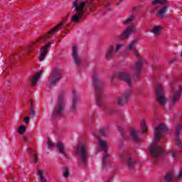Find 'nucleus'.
<instances>
[{
	"instance_id": "nucleus-1",
	"label": "nucleus",
	"mask_w": 182,
	"mask_h": 182,
	"mask_svg": "<svg viewBox=\"0 0 182 182\" xmlns=\"http://www.w3.org/2000/svg\"><path fill=\"white\" fill-rule=\"evenodd\" d=\"M168 132V129H167V127H166L164 124H161L155 128L154 140L149 148L151 156L154 160H156V159H160L161 156H164V149H163V146H161L158 141L160 140L161 134H166Z\"/></svg>"
},
{
	"instance_id": "nucleus-2",
	"label": "nucleus",
	"mask_w": 182,
	"mask_h": 182,
	"mask_svg": "<svg viewBox=\"0 0 182 182\" xmlns=\"http://www.w3.org/2000/svg\"><path fill=\"white\" fill-rule=\"evenodd\" d=\"M92 85L95 89V99L96 103L98 106H100L103 111L105 113H109L110 116H113V114L116 110L114 107H106L103 105V102H102V93H103V84H102V81L99 77V75L97 73L94 72L92 74Z\"/></svg>"
},
{
	"instance_id": "nucleus-3",
	"label": "nucleus",
	"mask_w": 182,
	"mask_h": 182,
	"mask_svg": "<svg viewBox=\"0 0 182 182\" xmlns=\"http://www.w3.org/2000/svg\"><path fill=\"white\" fill-rule=\"evenodd\" d=\"M73 5L75 8V14L73 16L71 21L72 22H79V21L83 18L85 12H86L88 9L92 10L93 5H95V1L89 0L87 2H79L78 0H75L73 2Z\"/></svg>"
},
{
	"instance_id": "nucleus-4",
	"label": "nucleus",
	"mask_w": 182,
	"mask_h": 182,
	"mask_svg": "<svg viewBox=\"0 0 182 182\" xmlns=\"http://www.w3.org/2000/svg\"><path fill=\"white\" fill-rule=\"evenodd\" d=\"M63 112H65V92H61L58 97V101L53 110L52 120L62 119L63 117Z\"/></svg>"
},
{
	"instance_id": "nucleus-5",
	"label": "nucleus",
	"mask_w": 182,
	"mask_h": 182,
	"mask_svg": "<svg viewBox=\"0 0 182 182\" xmlns=\"http://www.w3.org/2000/svg\"><path fill=\"white\" fill-rule=\"evenodd\" d=\"M119 159L122 161H126L129 168H133L136 166V160L132 157L130 152L126 149V145L124 144L120 145Z\"/></svg>"
},
{
	"instance_id": "nucleus-6",
	"label": "nucleus",
	"mask_w": 182,
	"mask_h": 182,
	"mask_svg": "<svg viewBox=\"0 0 182 182\" xmlns=\"http://www.w3.org/2000/svg\"><path fill=\"white\" fill-rule=\"evenodd\" d=\"M75 154L78 156V160L83 164L86 166L87 163V159L89 157V151L85 144L80 143L78 144L77 148L75 149Z\"/></svg>"
},
{
	"instance_id": "nucleus-7",
	"label": "nucleus",
	"mask_w": 182,
	"mask_h": 182,
	"mask_svg": "<svg viewBox=\"0 0 182 182\" xmlns=\"http://www.w3.org/2000/svg\"><path fill=\"white\" fill-rule=\"evenodd\" d=\"M136 16L134 15H131L127 20L125 21V25H129L125 31L121 34V39H127L132 33H136V28H134V23H133V21H134Z\"/></svg>"
},
{
	"instance_id": "nucleus-8",
	"label": "nucleus",
	"mask_w": 182,
	"mask_h": 182,
	"mask_svg": "<svg viewBox=\"0 0 182 182\" xmlns=\"http://www.w3.org/2000/svg\"><path fill=\"white\" fill-rule=\"evenodd\" d=\"M107 133H109V127L102 128L99 131L93 133L95 137H96L98 140L99 147L104 151L107 150V144H106V141L102 140L99 136H106Z\"/></svg>"
},
{
	"instance_id": "nucleus-9",
	"label": "nucleus",
	"mask_w": 182,
	"mask_h": 182,
	"mask_svg": "<svg viewBox=\"0 0 182 182\" xmlns=\"http://www.w3.org/2000/svg\"><path fill=\"white\" fill-rule=\"evenodd\" d=\"M62 79V74L60 73V70L58 68H54L48 77V82L50 83V87H53V86H56L58 83Z\"/></svg>"
},
{
	"instance_id": "nucleus-10",
	"label": "nucleus",
	"mask_w": 182,
	"mask_h": 182,
	"mask_svg": "<svg viewBox=\"0 0 182 182\" xmlns=\"http://www.w3.org/2000/svg\"><path fill=\"white\" fill-rule=\"evenodd\" d=\"M156 100L159 102V105L161 106H164L166 105V102L167 100L164 97V94L163 92V87L160 84L156 85Z\"/></svg>"
},
{
	"instance_id": "nucleus-11",
	"label": "nucleus",
	"mask_w": 182,
	"mask_h": 182,
	"mask_svg": "<svg viewBox=\"0 0 182 182\" xmlns=\"http://www.w3.org/2000/svg\"><path fill=\"white\" fill-rule=\"evenodd\" d=\"M47 144H48V149H53V147H57L58 150H59V152L61 154H63V156L68 157V156H66V153L65 152V149H63V144L62 142L58 141L57 143L53 144L51 140L48 139Z\"/></svg>"
},
{
	"instance_id": "nucleus-12",
	"label": "nucleus",
	"mask_w": 182,
	"mask_h": 182,
	"mask_svg": "<svg viewBox=\"0 0 182 182\" xmlns=\"http://www.w3.org/2000/svg\"><path fill=\"white\" fill-rule=\"evenodd\" d=\"M182 178V169H181L180 172L176 174L173 175V173H167L164 179V182H173V181H178Z\"/></svg>"
},
{
	"instance_id": "nucleus-13",
	"label": "nucleus",
	"mask_w": 182,
	"mask_h": 182,
	"mask_svg": "<svg viewBox=\"0 0 182 182\" xmlns=\"http://www.w3.org/2000/svg\"><path fill=\"white\" fill-rule=\"evenodd\" d=\"M130 96H132V90H127L122 97L118 98L117 103L119 106H124V105H126L129 99H130Z\"/></svg>"
},
{
	"instance_id": "nucleus-14",
	"label": "nucleus",
	"mask_w": 182,
	"mask_h": 182,
	"mask_svg": "<svg viewBox=\"0 0 182 182\" xmlns=\"http://www.w3.org/2000/svg\"><path fill=\"white\" fill-rule=\"evenodd\" d=\"M72 56L75 64L77 66H79V65H80V62H82V59L79 56V53H77V46H76V45L73 46Z\"/></svg>"
},
{
	"instance_id": "nucleus-15",
	"label": "nucleus",
	"mask_w": 182,
	"mask_h": 182,
	"mask_svg": "<svg viewBox=\"0 0 182 182\" xmlns=\"http://www.w3.org/2000/svg\"><path fill=\"white\" fill-rule=\"evenodd\" d=\"M79 99H80V95H79L75 90H73V101L71 106L72 112H75L76 111V109H77V103H79Z\"/></svg>"
},
{
	"instance_id": "nucleus-16",
	"label": "nucleus",
	"mask_w": 182,
	"mask_h": 182,
	"mask_svg": "<svg viewBox=\"0 0 182 182\" xmlns=\"http://www.w3.org/2000/svg\"><path fill=\"white\" fill-rule=\"evenodd\" d=\"M181 130H182V125L181 124H178L176 129V132H175V141L178 147H181L182 146V143L181 142L180 139H178V136L181 134Z\"/></svg>"
},
{
	"instance_id": "nucleus-17",
	"label": "nucleus",
	"mask_w": 182,
	"mask_h": 182,
	"mask_svg": "<svg viewBox=\"0 0 182 182\" xmlns=\"http://www.w3.org/2000/svg\"><path fill=\"white\" fill-rule=\"evenodd\" d=\"M118 77L121 80H123L129 86L132 85V78L130 77V75L127 73L121 72L118 73Z\"/></svg>"
},
{
	"instance_id": "nucleus-18",
	"label": "nucleus",
	"mask_w": 182,
	"mask_h": 182,
	"mask_svg": "<svg viewBox=\"0 0 182 182\" xmlns=\"http://www.w3.org/2000/svg\"><path fill=\"white\" fill-rule=\"evenodd\" d=\"M143 65V61H138L132 68L133 70H134V77L139 79V76H140V71L141 70V66Z\"/></svg>"
},
{
	"instance_id": "nucleus-19",
	"label": "nucleus",
	"mask_w": 182,
	"mask_h": 182,
	"mask_svg": "<svg viewBox=\"0 0 182 182\" xmlns=\"http://www.w3.org/2000/svg\"><path fill=\"white\" fill-rule=\"evenodd\" d=\"M52 45V42H48L44 48H41V55L39 57L40 62H42L48 53V48Z\"/></svg>"
},
{
	"instance_id": "nucleus-20",
	"label": "nucleus",
	"mask_w": 182,
	"mask_h": 182,
	"mask_svg": "<svg viewBox=\"0 0 182 182\" xmlns=\"http://www.w3.org/2000/svg\"><path fill=\"white\" fill-rule=\"evenodd\" d=\"M63 23H65V21L61 22L60 24L57 25L56 27H54L50 31H48V33L46 35V36H47V38H52V36H53V35H55L56 32H59V31H60V28H62V26L63 25Z\"/></svg>"
},
{
	"instance_id": "nucleus-21",
	"label": "nucleus",
	"mask_w": 182,
	"mask_h": 182,
	"mask_svg": "<svg viewBox=\"0 0 182 182\" xmlns=\"http://www.w3.org/2000/svg\"><path fill=\"white\" fill-rule=\"evenodd\" d=\"M181 92H182V87L181 86H179V90L178 91H176L173 94V96L172 97V100L171 102V106H174L176 105V102L178 99H180L181 96Z\"/></svg>"
},
{
	"instance_id": "nucleus-22",
	"label": "nucleus",
	"mask_w": 182,
	"mask_h": 182,
	"mask_svg": "<svg viewBox=\"0 0 182 182\" xmlns=\"http://www.w3.org/2000/svg\"><path fill=\"white\" fill-rule=\"evenodd\" d=\"M102 166L103 168L109 166V162L110 161V154H109V153H107V151H104V154H102Z\"/></svg>"
},
{
	"instance_id": "nucleus-23",
	"label": "nucleus",
	"mask_w": 182,
	"mask_h": 182,
	"mask_svg": "<svg viewBox=\"0 0 182 182\" xmlns=\"http://www.w3.org/2000/svg\"><path fill=\"white\" fill-rule=\"evenodd\" d=\"M114 49L113 46H110L105 53V58L106 59H112L114 55Z\"/></svg>"
},
{
	"instance_id": "nucleus-24",
	"label": "nucleus",
	"mask_w": 182,
	"mask_h": 182,
	"mask_svg": "<svg viewBox=\"0 0 182 182\" xmlns=\"http://www.w3.org/2000/svg\"><path fill=\"white\" fill-rule=\"evenodd\" d=\"M41 76H42V71H40V72L37 73L34 76H33L31 80V85L35 86V85H36V82H38V80Z\"/></svg>"
},
{
	"instance_id": "nucleus-25",
	"label": "nucleus",
	"mask_w": 182,
	"mask_h": 182,
	"mask_svg": "<svg viewBox=\"0 0 182 182\" xmlns=\"http://www.w3.org/2000/svg\"><path fill=\"white\" fill-rule=\"evenodd\" d=\"M131 137L134 140V141H139L140 139L139 138V131L136 129H132L130 132Z\"/></svg>"
},
{
	"instance_id": "nucleus-26",
	"label": "nucleus",
	"mask_w": 182,
	"mask_h": 182,
	"mask_svg": "<svg viewBox=\"0 0 182 182\" xmlns=\"http://www.w3.org/2000/svg\"><path fill=\"white\" fill-rule=\"evenodd\" d=\"M166 12H167V6L162 7L156 14V16H159V18H164L166 16Z\"/></svg>"
},
{
	"instance_id": "nucleus-27",
	"label": "nucleus",
	"mask_w": 182,
	"mask_h": 182,
	"mask_svg": "<svg viewBox=\"0 0 182 182\" xmlns=\"http://www.w3.org/2000/svg\"><path fill=\"white\" fill-rule=\"evenodd\" d=\"M168 2V0H154L152 2V5H157V4H159L160 5H166Z\"/></svg>"
},
{
	"instance_id": "nucleus-28",
	"label": "nucleus",
	"mask_w": 182,
	"mask_h": 182,
	"mask_svg": "<svg viewBox=\"0 0 182 182\" xmlns=\"http://www.w3.org/2000/svg\"><path fill=\"white\" fill-rule=\"evenodd\" d=\"M28 151L29 154H31V156H33L34 163H37L38 162V157H36V155H35V151H33V149H32V148H28Z\"/></svg>"
},
{
	"instance_id": "nucleus-29",
	"label": "nucleus",
	"mask_w": 182,
	"mask_h": 182,
	"mask_svg": "<svg viewBox=\"0 0 182 182\" xmlns=\"http://www.w3.org/2000/svg\"><path fill=\"white\" fill-rule=\"evenodd\" d=\"M117 130L121 133V136L122 139H126V134H124V130L123 129V128H122V127L120 126H118Z\"/></svg>"
},
{
	"instance_id": "nucleus-30",
	"label": "nucleus",
	"mask_w": 182,
	"mask_h": 182,
	"mask_svg": "<svg viewBox=\"0 0 182 182\" xmlns=\"http://www.w3.org/2000/svg\"><path fill=\"white\" fill-rule=\"evenodd\" d=\"M160 31H161V27L160 26H156L152 29V32L154 35H159Z\"/></svg>"
},
{
	"instance_id": "nucleus-31",
	"label": "nucleus",
	"mask_w": 182,
	"mask_h": 182,
	"mask_svg": "<svg viewBox=\"0 0 182 182\" xmlns=\"http://www.w3.org/2000/svg\"><path fill=\"white\" fill-rule=\"evenodd\" d=\"M38 177L41 182H46V178L43 177V172L42 171H38Z\"/></svg>"
},
{
	"instance_id": "nucleus-32",
	"label": "nucleus",
	"mask_w": 182,
	"mask_h": 182,
	"mask_svg": "<svg viewBox=\"0 0 182 182\" xmlns=\"http://www.w3.org/2000/svg\"><path fill=\"white\" fill-rule=\"evenodd\" d=\"M30 105H31V109H30V115L31 118L35 117V111L32 108V101L30 100Z\"/></svg>"
},
{
	"instance_id": "nucleus-33",
	"label": "nucleus",
	"mask_w": 182,
	"mask_h": 182,
	"mask_svg": "<svg viewBox=\"0 0 182 182\" xmlns=\"http://www.w3.org/2000/svg\"><path fill=\"white\" fill-rule=\"evenodd\" d=\"M141 127L142 133H146L147 130V127L146 126V124H144V122L143 121L141 123Z\"/></svg>"
},
{
	"instance_id": "nucleus-34",
	"label": "nucleus",
	"mask_w": 182,
	"mask_h": 182,
	"mask_svg": "<svg viewBox=\"0 0 182 182\" xmlns=\"http://www.w3.org/2000/svg\"><path fill=\"white\" fill-rule=\"evenodd\" d=\"M171 156L173 158V159H177V156H178V154H180L179 152H177L176 151H171L170 152Z\"/></svg>"
},
{
	"instance_id": "nucleus-35",
	"label": "nucleus",
	"mask_w": 182,
	"mask_h": 182,
	"mask_svg": "<svg viewBox=\"0 0 182 182\" xmlns=\"http://www.w3.org/2000/svg\"><path fill=\"white\" fill-rule=\"evenodd\" d=\"M26 127L23 125L20 126L18 128V133L23 134L25 133Z\"/></svg>"
},
{
	"instance_id": "nucleus-36",
	"label": "nucleus",
	"mask_w": 182,
	"mask_h": 182,
	"mask_svg": "<svg viewBox=\"0 0 182 182\" xmlns=\"http://www.w3.org/2000/svg\"><path fill=\"white\" fill-rule=\"evenodd\" d=\"M63 177H65V178H68V177H69V171H68V169H64V171H63Z\"/></svg>"
},
{
	"instance_id": "nucleus-37",
	"label": "nucleus",
	"mask_w": 182,
	"mask_h": 182,
	"mask_svg": "<svg viewBox=\"0 0 182 182\" xmlns=\"http://www.w3.org/2000/svg\"><path fill=\"white\" fill-rule=\"evenodd\" d=\"M104 1H105L104 6H105V8L107 9H109V4H110V3L109 2V0H104Z\"/></svg>"
},
{
	"instance_id": "nucleus-38",
	"label": "nucleus",
	"mask_w": 182,
	"mask_h": 182,
	"mask_svg": "<svg viewBox=\"0 0 182 182\" xmlns=\"http://www.w3.org/2000/svg\"><path fill=\"white\" fill-rule=\"evenodd\" d=\"M122 48H123L122 44H117L115 52H119V50H120V49H122Z\"/></svg>"
},
{
	"instance_id": "nucleus-39",
	"label": "nucleus",
	"mask_w": 182,
	"mask_h": 182,
	"mask_svg": "<svg viewBox=\"0 0 182 182\" xmlns=\"http://www.w3.org/2000/svg\"><path fill=\"white\" fill-rule=\"evenodd\" d=\"M38 43H43V42H46V37H42L38 41Z\"/></svg>"
},
{
	"instance_id": "nucleus-40",
	"label": "nucleus",
	"mask_w": 182,
	"mask_h": 182,
	"mask_svg": "<svg viewBox=\"0 0 182 182\" xmlns=\"http://www.w3.org/2000/svg\"><path fill=\"white\" fill-rule=\"evenodd\" d=\"M134 46L132 43H130L128 47L127 48V50H133Z\"/></svg>"
},
{
	"instance_id": "nucleus-41",
	"label": "nucleus",
	"mask_w": 182,
	"mask_h": 182,
	"mask_svg": "<svg viewBox=\"0 0 182 182\" xmlns=\"http://www.w3.org/2000/svg\"><path fill=\"white\" fill-rule=\"evenodd\" d=\"M137 42H139V38H135L132 41L131 43L134 46H136L137 45Z\"/></svg>"
},
{
	"instance_id": "nucleus-42",
	"label": "nucleus",
	"mask_w": 182,
	"mask_h": 182,
	"mask_svg": "<svg viewBox=\"0 0 182 182\" xmlns=\"http://www.w3.org/2000/svg\"><path fill=\"white\" fill-rule=\"evenodd\" d=\"M110 82H116V75H111Z\"/></svg>"
},
{
	"instance_id": "nucleus-43",
	"label": "nucleus",
	"mask_w": 182,
	"mask_h": 182,
	"mask_svg": "<svg viewBox=\"0 0 182 182\" xmlns=\"http://www.w3.org/2000/svg\"><path fill=\"white\" fill-rule=\"evenodd\" d=\"M133 53L136 55L137 58H139V50H133Z\"/></svg>"
},
{
	"instance_id": "nucleus-44",
	"label": "nucleus",
	"mask_w": 182,
	"mask_h": 182,
	"mask_svg": "<svg viewBox=\"0 0 182 182\" xmlns=\"http://www.w3.org/2000/svg\"><path fill=\"white\" fill-rule=\"evenodd\" d=\"M91 122H92V118H88L85 119V123H87L88 124H90Z\"/></svg>"
},
{
	"instance_id": "nucleus-45",
	"label": "nucleus",
	"mask_w": 182,
	"mask_h": 182,
	"mask_svg": "<svg viewBox=\"0 0 182 182\" xmlns=\"http://www.w3.org/2000/svg\"><path fill=\"white\" fill-rule=\"evenodd\" d=\"M24 120H25V123H29V117H26L24 118Z\"/></svg>"
},
{
	"instance_id": "nucleus-46",
	"label": "nucleus",
	"mask_w": 182,
	"mask_h": 182,
	"mask_svg": "<svg viewBox=\"0 0 182 182\" xmlns=\"http://www.w3.org/2000/svg\"><path fill=\"white\" fill-rule=\"evenodd\" d=\"M169 63L171 65L173 63H174V59H171L170 61H169Z\"/></svg>"
},
{
	"instance_id": "nucleus-47",
	"label": "nucleus",
	"mask_w": 182,
	"mask_h": 182,
	"mask_svg": "<svg viewBox=\"0 0 182 182\" xmlns=\"http://www.w3.org/2000/svg\"><path fill=\"white\" fill-rule=\"evenodd\" d=\"M123 2V0H119V3H117V6H119L120 5V3Z\"/></svg>"
},
{
	"instance_id": "nucleus-48",
	"label": "nucleus",
	"mask_w": 182,
	"mask_h": 182,
	"mask_svg": "<svg viewBox=\"0 0 182 182\" xmlns=\"http://www.w3.org/2000/svg\"><path fill=\"white\" fill-rule=\"evenodd\" d=\"M24 141H28V138L26 136L23 137Z\"/></svg>"
},
{
	"instance_id": "nucleus-49",
	"label": "nucleus",
	"mask_w": 182,
	"mask_h": 182,
	"mask_svg": "<svg viewBox=\"0 0 182 182\" xmlns=\"http://www.w3.org/2000/svg\"><path fill=\"white\" fill-rule=\"evenodd\" d=\"M154 163H156V160L154 161Z\"/></svg>"
},
{
	"instance_id": "nucleus-50",
	"label": "nucleus",
	"mask_w": 182,
	"mask_h": 182,
	"mask_svg": "<svg viewBox=\"0 0 182 182\" xmlns=\"http://www.w3.org/2000/svg\"><path fill=\"white\" fill-rule=\"evenodd\" d=\"M109 181H112V179H109Z\"/></svg>"
}]
</instances>
